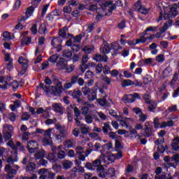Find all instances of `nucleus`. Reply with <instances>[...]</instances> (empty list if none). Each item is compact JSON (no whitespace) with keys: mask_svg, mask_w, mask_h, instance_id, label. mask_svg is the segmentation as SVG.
Instances as JSON below:
<instances>
[{"mask_svg":"<svg viewBox=\"0 0 179 179\" xmlns=\"http://www.w3.org/2000/svg\"><path fill=\"white\" fill-rule=\"evenodd\" d=\"M57 85L54 86H47L44 84L41 83L38 87V89H43L45 94H61L64 91V87H62V83L59 81L56 82Z\"/></svg>","mask_w":179,"mask_h":179,"instance_id":"obj_1","label":"nucleus"},{"mask_svg":"<svg viewBox=\"0 0 179 179\" xmlns=\"http://www.w3.org/2000/svg\"><path fill=\"white\" fill-rule=\"evenodd\" d=\"M108 152L101 153L99 159L102 163H105L106 164H110L113 163L115 159H121L122 157V153L120 152H117V155L111 154L110 155Z\"/></svg>","mask_w":179,"mask_h":179,"instance_id":"obj_2","label":"nucleus"},{"mask_svg":"<svg viewBox=\"0 0 179 179\" xmlns=\"http://www.w3.org/2000/svg\"><path fill=\"white\" fill-rule=\"evenodd\" d=\"M57 67L59 71H66L69 73L73 72L75 69V66H68V62L64 58H60L57 63Z\"/></svg>","mask_w":179,"mask_h":179,"instance_id":"obj_3","label":"nucleus"},{"mask_svg":"<svg viewBox=\"0 0 179 179\" xmlns=\"http://www.w3.org/2000/svg\"><path fill=\"white\" fill-rule=\"evenodd\" d=\"M178 8V6L175 4L169 8H166L164 12V19L167 20L170 19V17H176L178 14V12L177 11Z\"/></svg>","mask_w":179,"mask_h":179,"instance_id":"obj_4","label":"nucleus"},{"mask_svg":"<svg viewBox=\"0 0 179 179\" xmlns=\"http://www.w3.org/2000/svg\"><path fill=\"white\" fill-rule=\"evenodd\" d=\"M7 145L8 146H10L13 150H14V153L8 158L7 163H9V164H13L15 162H17V151L16 150V145H15L12 141H8Z\"/></svg>","mask_w":179,"mask_h":179,"instance_id":"obj_5","label":"nucleus"},{"mask_svg":"<svg viewBox=\"0 0 179 179\" xmlns=\"http://www.w3.org/2000/svg\"><path fill=\"white\" fill-rule=\"evenodd\" d=\"M18 62L20 65H22V69L21 71L18 73V76H22V75H24V73H26V71H27V68L29 66V61L27 60V59L21 56L18 59Z\"/></svg>","mask_w":179,"mask_h":179,"instance_id":"obj_6","label":"nucleus"},{"mask_svg":"<svg viewBox=\"0 0 179 179\" xmlns=\"http://www.w3.org/2000/svg\"><path fill=\"white\" fill-rule=\"evenodd\" d=\"M14 168L15 169H13L10 165L8 164L5 167V171L6 173H8L7 179H13V177H15L16 173H17V170H19V166L15 165Z\"/></svg>","mask_w":179,"mask_h":179,"instance_id":"obj_7","label":"nucleus"},{"mask_svg":"<svg viewBox=\"0 0 179 179\" xmlns=\"http://www.w3.org/2000/svg\"><path fill=\"white\" fill-rule=\"evenodd\" d=\"M136 99H139V94L134 93L133 94L124 95L122 100L123 103L127 104L128 103H134L136 101Z\"/></svg>","mask_w":179,"mask_h":179,"instance_id":"obj_8","label":"nucleus"},{"mask_svg":"<svg viewBox=\"0 0 179 179\" xmlns=\"http://www.w3.org/2000/svg\"><path fill=\"white\" fill-rule=\"evenodd\" d=\"M27 149L29 153H34V152L38 149V143L34 140L29 141L27 143Z\"/></svg>","mask_w":179,"mask_h":179,"instance_id":"obj_9","label":"nucleus"},{"mask_svg":"<svg viewBox=\"0 0 179 179\" xmlns=\"http://www.w3.org/2000/svg\"><path fill=\"white\" fill-rule=\"evenodd\" d=\"M163 143H164V138H158L155 141V145H157L158 146L157 152H159V153H164V152L166 150H167V145L164 146Z\"/></svg>","mask_w":179,"mask_h":179,"instance_id":"obj_10","label":"nucleus"},{"mask_svg":"<svg viewBox=\"0 0 179 179\" xmlns=\"http://www.w3.org/2000/svg\"><path fill=\"white\" fill-rule=\"evenodd\" d=\"M62 44V39L59 37L54 38L51 41V45L53 48H57V52L61 51V45Z\"/></svg>","mask_w":179,"mask_h":179,"instance_id":"obj_11","label":"nucleus"},{"mask_svg":"<svg viewBox=\"0 0 179 179\" xmlns=\"http://www.w3.org/2000/svg\"><path fill=\"white\" fill-rule=\"evenodd\" d=\"M33 13H34V7H29L28 8H27V10L25 12V16H22L20 19V22H26L27 19L31 17V16H33Z\"/></svg>","mask_w":179,"mask_h":179,"instance_id":"obj_12","label":"nucleus"},{"mask_svg":"<svg viewBox=\"0 0 179 179\" xmlns=\"http://www.w3.org/2000/svg\"><path fill=\"white\" fill-rule=\"evenodd\" d=\"M101 161L100 159H96L92 162V169L93 171L96 170V171H101L104 168L101 165Z\"/></svg>","mask_w":179,"mask_h":179,"instance_id":"obj_13","label":"nucleus"},{"mask_svg":"<svg viewBox=\"0 0 179 179\" xmlns=\"http://www.w3.org/2000/svg\"><path fill=\"white\" fill-rule=\"evenodd\" d=\"M52 152H59L57 155L58 159H64L65 157V151L62 150V145L59 146L57 148L52 147Z\"/></svg>","mask_w":179,"mask_h":179,"instance_id":"obj_14","label":"nucleus"},{"mask_svg":"<svg viewBox=\"0 0 179 179\" xmlns=\"http://www.w3.org/2000/svg\"><path fill=\"white\" fill-rule=\"evenodd\" d=\"M171 148L175 152H178L179 150V136L175 137L171 143Z\"/></svg>","mask_w":179,"mask_h":179,"instance_id":"obj_15","label":"nucleus"},{"mask_svg":"<svg viewBox=\"0 0 179 179\" xmlns=\"http://www.w3.org/2000/svg\"><path fill=\"white\" fill-rule=\"evenodd\" d=\"M101 6L104 8H109L108 10L109 12H113V10L115 9V5H114L111 1H103Z\"/></svg>","mask_w":179,"mask_h":179,"instance_id":"obj_16","label":"nucleus"},{"mask_svg":"<svg viewBox=\"0 0 179 179\" xmlns=\"http://www.w3.org/2000/svg\"><path fill=\"white\" fill-rule=\"evenodd\" d=\"M110 48L111 50H114V52L112 54V55H117L120 54V50H122V47L117 43H111Z\"/></svg>","mask_w":179,"mask_h":179,"instance_id":"obj_17","label":"nucleus"},{"mask_svg":"<svg viewBox=\"0 0 179 179\" xmlns=\"http://www.w3.org/2000/svg\"><path fill=\"white\" fill-rule=\"evenodd\" d=\"M52 110H54L55 113H59L60 114H62L64 108H62V105L61 103H52Z\"/></svg>","mask_w":179,"mask_h":179,"instance_id":"obj_18","label":"nucleus"},{"mask_svg":"<svg viewBox=\"0 0 179 179\" xmlns=\"http://www.w3.org/2000/svg\"><path fill=\"white\" fill-rule=\"evenodd\" d=\"M40 173H43L47 176L48 178H50V179H54V177H55V173H51V171L45 169H40Z\"/></svg>","mask_w":179,"mask_h":179,"instance_id":"obj_19","label":"nucleus"},{"mask_svg":"<svg viewBox=\"0 0 179 179\" xmlns=\"http://www.w3.org/2000/svg\"><path fill=\"white\" fill-rule=\"evenodd\" d=\"M94 59L96 62H101L103 61V62H107V61L108 60V57H107V55L101 56V55H96L94 57Z\"/></svg>","mask_w":179,"mask_h":179,"instance_id":"obj_20","label":"nucleus"},{"mask_svg":"<svg viewBox=\"0 0 179 179\" xmlns=\"http://www.w3.org/2000/svg\"><path fill=\"white\" fill-rule=\"evenodd\" d=\"M173 26V21L169 20L168 22L164 23V26L159 29L160 33H166V30H168L169 27Z\"/></svg>","mask_w":179,"mask_h":179,"instance_id":"obj_21","label":"nucleus"},{"mask_svg":"<svg viewBox=\"0 0 179 179\" xmlns=\"http://www.w3.org/2000/svg\"><path fill=\"white\" fill-rule=\"evenodd\" d=\"M129 136L131 139H141V135L138 134V131L135 129L130 130Z\"/></svg>","mask_w":179,"mask_h":179,"instance_id":"obj_22","label":"nucleus"},{"mask_svg":"<svg viewBox=\"0 0 179 179\" xmlns=\"http://www.w3.org/2000/svg\"><path fill=\"white\" fill-rule=\"evenodd\" d=\"M10 85L8 83L6 80L0 78V90H6Z\"/></svg>","mask_w":179,"mask_h":179,"instance_id":"obj_23","label":"nucleus"},{"mask_svg":"<svg viewBox=\"0 0 179 179\" xmlns=\"http://www.w3.org/2000/svg\"><path fill=\"white\" fill-rule=\"evenodd\" d=\"M110 149H113V143H108L103 146L101 153H108V150H110Z\"/></svg>","mask_w":179,"mask_h":179,"instance_id":"obj_24","label":"nucleus"},{"mask_svg":"<svg viewBox=\"0 0 179 179\" xmlns=\"http://www.w3.org/2000/svg\"><path fill=\"white\" fill-rule=\"evenodd\" d=\"M68 135V131L62 129L60 130V135H56L55 138L57 141H62V138H65Z\"/></svg>","mask_w":179,"mask_h":179,"instance_id":"obj_25","label":"nucleus"},{"mask_svg":"<svg viewBox=\"0 0 179 179\" xmlns=\"http://www.w3.org/2000/svg\"><path fill=\"white\" fill-rule=\"evenodd\" d=\"M62 164L63 169H64V170H69V169H71V167H72L73 165V163L69 160H64L63 161Z\"/></svg>","mask_w":179,"mask_h":179,"instance_id":"obj_26","label":"nucleus"},{"mask_svg":"<svg viewBox=\"0 0 179 179\" xmlns=\"http://www.w3.org/2000/svg\"><path fill=\"white\" fill-rule=\"evenodd\" d=\"M110 44L106 43L103 48H100V51L102 54H109L110 51Z\"/></svg>","mask_w":179,"mask_h":179,"instance_id":"obj_27","label":"nucleus"},{"mask_svg":"<svg viewBox=\"0 0 179 179\" xmlns=\"http://www.w3.org/2000/svg\"><path fill=\"white\" fill-rule=\"evenodd\" d=\"M3 132L12 134L13 132V127L10 124H4L3 126Z\"/></svg>","mask_w":179,"mask_h":179,"instance_id":"obj_28","label":"nucleus"},{"mask_svg":"<svg viewBox=\"0 0 179 179\" xmlns=\"http://www.w3.org/2000/svg\"><path fill=\"white\" fill-rule=\"evenodd\" d=\"M173 125H174V122L173 120L162 122L160 128H167V127H173Z\"/></svg>","mask_w":179,"mask_h":179,"instance_id":"obj_29","label":"nucleus"},{"mask_svg":"<svg viewBox=\"0 0 179 179\" xmlns=\"http://www.w3.org/2000/svg\"><path fill=\"white\" fill-rule=\"evenodd\" d=\"M42 143L43 146L52 145V138L49 137H44L43 140L42 141Z\"/></svg>","mask_w":179,"mask_h":179,"instance_id":"obj_30","label":"nucleus"},{"mask_svg":"<svg viewBox=\"0 0 179 179\" xmlns=\"http://www.w3.org/2000/svg\"><path fill=\"white\" fill-rule=\"evenodd\" d=\"M90 153H92V150H87L85 152V156L82 154L79 155L78 159L81 160V162H85V160H86V157H87V156H89Z\"/></svg>","mask_w":179,"mask_h":179,"instance_id":"obj_31","label":"nucleus"},{"mask_svg":"<svg viewBox=\"0 0 179 179\" xmlns=\"http://www.w3.org/2000/svg\"><path fill=\"white\" fill-rule=\"evenodd\" d=\"M12 38H13V35L10 34V33L8 32V31H5L3 34V40L4 41H8L9 40H12Z\"/></svg>","mask_w":179,"mask_h":179,"instance_id":"obj_32","label":"nucleus"},{"mask_svg":"<svg viewBox=\"0 0 179 179\" xmlns=\"http://www.w3.org/2000/svg\"><path fill=\"white\" fill-rule=\"evenodd\" d=\"M171 73H173L171 67H166L164 71L163 75L164 78H169V76H171Z\"/></svg>","mask_w":179,"mask_h":179,"instance_id":"obj_33","label":"nucleus"},{"mask_svg":"<svg viewBox=\"0 0 179 179\" xmlns=\"http://www.w3.org/2000/svg\"><path fill=\"white\" fill-rule=\"evenodd\" d=\"M67 33H68V28L66 27H64L62 29L59 30V36L62 38H65V37H66Z\"/></svg>","mask_w":179,"mask_h":179,"instance_id":"obj_34","label":"nucleus"},{"mask_svg":"<svg viewBox=\"0 0 179 179\" xmlns=\"http://www.w3.org/2000/svg\"><path fill=\"white\" fill-rule=\"evenodd\" d=\"M142 62H144L145 65H152L153 62V59L152 58H148L145 59L144 61H140L138 63V66H142Z\"/></svg>","mask_w":179,"mask_h":179,"instance_id":"obj_35","label":"nucleus"},{"mask_svg":"<svg viewBox=\"0 0 179 179\" xmlns=\"http://www.w3.org/2000/svg\"><path fill=\"white\" fill-rule=\"evenodd\" d=\"M80 128L81 129L82 134H87L88 132H90V127H87L86 124H80Z\"/></svg>","mask_w":179,"mask_h":179,"instance_id":"obj_36","label":"nucleus"},{"mask_svg":"<svg viewBox=\"0 0 179 179\" xmlns=\"http://www.w3.org/2000/svg\"><path fill=\"white\" fill-rule=\"evenodd\" d=\"M145 36H146V34H144V32H143V34L140 36V38L136 39L137 44H141V43H146V41H148V38L145 37Z\"/></svg>","mask_w":179,"mask_h":179,"instance_id":"obj_37","label":"nucleus"},{"mask_svg":"<svg viewBox=\"0 0 179 179\" xmlns=\"http://www.w3.org/2000/svg\"><path fill=\"white\" fill-rule=\"evenodd\" d=\"M148 108L149 110V111H155V109L157 107V103L156 102H155V101H152V102H150L148 103Z\"/></svg>","mask_w":179,"mask_h":179,"instance_id":"obj_38","label":"nucleus"},{"mask_svg":"<svg viewBox=\"0 0 179 179\" xmlns=\"http://www.w3.org/2000/svg\"><path fill=\"white\" fill-rule=\"evenodd\" d=\"M38 33L40 34H45L47 33V28L45 27V24L43 23L39 27Z\"/></svg>","mask_w":179,"mask_h":179,"instance_id":"obj_39","label":"nucleus"},{"mask_svg":"<svg viewBox=\"0 0 179 179\" xmlns=\"http://www.w3.org/2000/svg\"><path fill=\"white\" fill-rule=\"evenodd\" d=\"M58 13L57 11H52L46 17L47 20L52 22L54 20V16H57Z\"/></svg>","mask_w":179,"mask_h":179,"instance_id":"obj_40","label":"nucleus"},{"mask_svg":"<svg viewBox=\"0 0 179 179\" xmlns=\"http://www.w3.org/2000/svg\"><path fill=\"white\" fill-rule=\"evenodd\" d=\"M177 80H178V73H175L170 84L171 87H174V86H176Z\"/></svg>","mask_w":179,"mask_h":179,"instance_id":"obj_41","label":"nucleus"},{"mask_svg":"<svg viewBox=\"0 0 179 179\" xmlns=\"http://www.w3.org/2000/svg\"><path fill=\"white\" fill-rule=\"evenodd\" d=\"M83 51L85 54H91V52L94 51V46H85L83 48Z\"/></svg>","mask_w":179,"mask_h":179,"instance_id":"obj_42","label":"nucleus"},{"mask_svg":"<svg viewBox=\"0 0 179 179\" xmlns=\"http://www.w3.org/2000/svg\"><path fill=\"white\" fill-rule=\"evenodd\" d=\"M45 156V151L41 150L34 155L35 159H43V157Z\"/></svg>","mask_w":179,"mask_h":179,"instance_id":"obj_43","label":"nucleus"},{"mask_svg":"<svg viewBox=\"0 0 179 179\" xmlns=\"http://www.w3.org/2000/svg\"><path fill=\"white\" fill-rule=\"evenodd\" d=\"M164 59V55H158L155 58V61L159 64H163Z\"/></svg>","mask_w":179,"mask_h":179,"instance_id":"obj_44","label":"nucleus"},{"mask_svg":"<svg viewBox=\"0 0 179 179\" xmlns=\"http://www.w3.org/2000/svg\"><path fill=\"white\" fill-rule=\"evenodd\" d=\"M106 173L108 174V178H111V177H114L115 174V169H114V168L108 169Z\"/></svg>","mask_w":179,"mask_h":179,"instance_id":"obj_45","label":"nucleus"},{"mask_svg":"<svg viewBox=\"0 0 179 179\" xmlns=\"http://www.w3.org/2000/svg\"><path fill=\"white\" fill-rule=\"evenodd\" d=\"M30 135H31V134L29 131L24 132L22 138V142H27V141H29V136H30Z\"/></svg>","mask_w":179,"mask_h":179,"instance_id":"obj_46","label":"nucleus"},{"mask_svg":"<svg viewBox=\"0 0 179 179\" xmlns=\"http://www.w3.org/2000/svg\"><path fill=\"white\" fill-rule=\"evenodd\" d=\"M82 93H83L84 96H87L90 93V88L87 87V85H85L81 89Z\"/></svg>","mask_w":179,"mask_h":179,"instance_id":"obj_47","label":"nucleus"},{"mask_svg":"<svg viewBox=\"0 0 179 179\" xmlns=\"http://www.w3.org/2000/svg\"><path fill=\"white\" fill-rule=\"evenodd\" d=\"M96 99H97V94H96V92L88 94V100H90V101H93L96 100Z\"/></svg>","mask_w":179,"mask_h":179,"instance_id":"obj_48","label":"nucleus"},{"mask_svg":"<svg viewBox=\"0 0 179 179\" xmlns=\"http://www.w3.org/2000/svg\"><path fill=\"white\" fill-rule=\"evenodd\" d=\"M27 170H29V171L36 170V164L33 162H29L27 166Z\"/></svg>","mask_w":179,"mask_h":179,"instance_id":"obj_49","label":"nucleus"},{"mask_svg":"<svg viewBox=\"0 0 179 179\" xmlns=\"http://www.w3.org/2000/svg\"><path fill=\"white\" fill-rule=\"evenodd\" d=\"M15 148H16V151L17 152V150H20L21 152H23V150H24V146H23L22 145V143H20V142L17 141L15 143Z\"/></svg>","mask_w":179,"mask_h":179,"instance_id":"obj_50","label":"nucleus"},{"mask_svg":"<svg viewBox=\"0 0 179 179\" xmlns=\"http://www.w3.org/2000/svg\"><path fill=\"white\" fill-rule=\"evenodd\" d=\"M80 96H82V92H80V90L74 91L73 93V97L74 99H78V101H79V98L80 97Z\"/></svg>","mask_w":179,"mask_h":179,"instance_id":"obj_51","label":"nucleus"},{"mask_svg":"<svg viewBox=\"0 0 179 179\" xmlns=\"http://www.w3.org/2000/svg\"><path fill=\"white\" fill-rule=\"evenodd\" d=\"M58 55H53L48 59V61L54 64L58 61Z\"/></svg>","mask_w":179,"mask_h":179,"instance_id":"obj_52","label":"nucleus"},{"mask_svg":"<svg viewBox=\"0 0 179 179\" xmlns=\"http://www.w3.org/2000/svg\"><path fill=\"white\" fill-rule=\"evenodd\" d=\"M103 131L104 132V134H107L108 132V131H110V123H104L103 124Z\"/></svg>","mask_w":179,"mask_h":179,"instance_id":"obj_53","label":"nucleus"},{"mask_svg":"<svg viewBox=\"0 0 179 179\" xmlns=\"http://www.w3.org/2000/svg\"><path fill=\"white\" fill-rule=\"evenodd\" d=\"M138 115L139 121H141V122H145V121H146V120L148 119V115L142 112Z\"/></svg>","mask_w":179,"mask_h":179,"instance_id":"obj_54","label":"nucleus"},{"mask_svg":"<svg viewBox=\"0 0 179 179\" xmlns=\"http://www.w3.org/2000/svg\"><path fill=\"white\" fill-rule=\"evenodd\" d=\"M3 136L4 141H9L12 138V133L3 132Z\"/></svg>","mask_w":179,"mask_h":179,"instance_id":"obj_55","label":"nucleus"},{"mask_svg":"<svg viewBox=\"0 0 179 179\" xmlns=\"http://www.w3.org/2000/svg\"><path fill=\"white\" fill-rule=\"evenodd\" d=\"M159 117H155L154 119V128H160L162 124L159 122Z\"/></svg>","mask_w":179,"mask_h":179,"instance_id":"obj_56","label":"nucleus"},{"mask_svg":"<svg viewBox=\"0 0 179 179\" xmlns=\"http://www.w3.org/2000/svg\"><path fill=\"white\" fill-rule=\"evenodd\" d=\"M143 99L146 103V104H149V103H152L153 101L150 100V95L145 94L143 96Z\"/></svg>","mask_w":179,"mask_h":179,"instance_id":"obj_57","label":"nucleus"},{"mask_svg":"<svg viewBox=\"0 0 179 179\" xmlns=\"http://www.w3.org/2000/svg\"><path fill=\"white\" fill-rule=\"evenodd\" d=\"M157 27H149L144 31V34H148V31H156Z\"/></svg>","mask_w":179,"mask_h":179,"instance_id":"obj_58","label":"nucleus"},{"mask_svg":"<svg viewBox=\"0 0 179 179\" xmlns=\"http://www.w3.org/2000/svg\"><path fill=\"white\" fill-rule=\"evenodd\" d=\"M138 12H140V13H142L143 15H146L147 13H148L149 10L146 9V8L141 6L138 8Z\"/></svg>","mask_w":179,"mask_h":179,"instance_id":"obj_59","label":"nucleus"},{"mask_svg":"<svg viewBox=\"0 0 179 179\" xmlns=\"http://www.w3.org/2000/svg\"><path fill=\"white\" fill-rule=\"evenodd\" d=\"M76 152L77 155H82L83 153H85V150L82 146H78L76 148Z\"/></svg>","mask_w":179,"mask_h":179,"instance_id":"obj_60","label":"nucleus"},{"mask_svg":"<svg viewBox=\"0 0 179 179\" xmlns=\"http://www.w3.org/2000/svg\"><path fill=\"white\" fill-rule=\"evenodd\" d=\"M64 146L65 148H73V143L71 140H67L64 142Z\"/></svg>","mask_w":179,"mask_h":179,"instance_id":"obj_61","label":"nucleus"},{"mask_svg":"<svg viewBox=\"0 0 179 179\" xmlns=\"http://www.w3.org/2000/svg\"><path fill=\"white\" fill-rule=\"evenodd\" d=\"M93 76H94V74L93 73V72H92L90 71H87L85 73V79H90V78H93Z\"/></svg>","mask_w":179,"mask_h":179,"instance_id":"obj_62","label":"nucleus"},{"mask_svg":"<svg viewBox=\"0 0 179 179\" xmlns=\"http://www.w3.org/2000/svg\"><path fill=\"white\" fill-rule=\"evenodd\" d=\"M171 162H176V163L179 162V154L174 155L171 158Z\"/></svg>","mask_w":179,"mask_h":179,"instance_id":"obj_63","label":"nucleus"},{"mask_svg":"<svg viewBox=\"0 0 179 179\" xmlns=\"http://www.w3.org/2000/svg\"><path fill=\"white\" fill-rule=\"evenodd\" d=\"M169 113H174L177 111V105L169 106L168 108Z\"/></svg>","mask_w":179,"mask_h":179,"instance_id":"obj_64","label":"nucleus"}]
</instances>
